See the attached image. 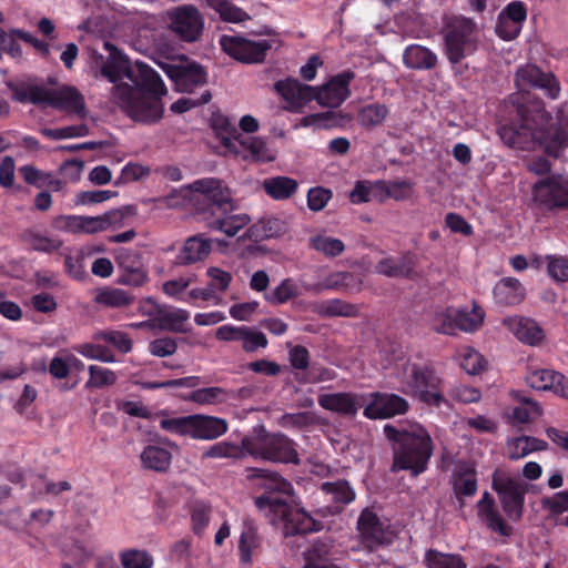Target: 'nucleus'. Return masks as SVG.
<instances>
[{"label":"nucleus","mask_w":568,"mask_h":568,"mask_svg":"<svg viewBox=\"0 0 568 568\" xmlns=\"http://www.w3.org/2000/svg\"><path fill=\"white\" fill-rule=\"evenodd\" d=\"M247 478L254 481L255 487L265 490L263 496L276 497L275 494H280L284 499L293 496L292 484L278 473L262 468H250L247 469Z\"/></svg>","instance_id":"17"},{"label":"nucleus","mask_w":568,"mask_h":568,"mask_svg":"<svg viewBox=\"0 0 568 568\" xmlns=\"http://www.w3.org/2000/svg\"><path fill=\"white\" fill-rule=\"evenodd\" d=\"M457 315L455 307L438 311L433 316L432 326L438 333L454 335L457 331Z\"/></svg>","instance_id":"45"},{"label":"nucleus","mask_w":568,"mask_h":568,"mask_svg":"<svg viewBox=\"0 0 568 568\" xmlns=\"http://www.w3.org/2000/svg\"><path fill=\"white\" fill-rule=\"evenodd\" d=\"M75 351L85 358L100 361L103 363H113L115 362L114 356L103 346L84 343L75 347Z\"/></svg>","instance_id":"56"},{"label":"nucleus","mask_w":568,"mask_h":568,"mask_svg":"<svg viewBox=\"0 0 568 568\" xmlns=\"http://www.w3.org/2000/svg\"><path fill=\"white\" fill-rule=\"evenodd\" d=\"M415 268V260L410 254L385 256L375 265V272L387 277H410Z\"/></svg>","instance_id":"26"},{"label":"nucleus","mask_w":568,"mask_h":568,"mask_svg":"<svg viewBox=\"0 0 568 568\" xmlns=\"http://www.w3.org/2000/svg\"><path fill=\"white\" fill-rule=\"evenodd\" d=\"M166 20L169 29L185 42L197 41L204 28L202 14L191 4H183L169 10Z\"/></svg>","instance_id":"10"},{"label":"nucleus","mask_w":568,"mask_h":568,"mask_svg":"<svg viewBox=\"0 0 568 568\" xmlns=\"http://www.w3.org/2000/svg\"><path fill=\"white\" fill-rule=\"evenodd\" d=\"M205 3L224 22L243 23L251 19V16L245 10L230 0H205Z\"/></svg>","instance_id":"34"},{"label":"nucleus","mask_w":568,"mask_h":568,"mask_svg":"<svg viewBox=\"0 0 568 568\" xmlns=\"http://www.w3.org/2000/svg\"><path fill=\"white\" fill-rule=\"evenodd\" d=\"M493 294L497 304L513 306L525 300L526 290L519 280L504 277L495 284Z\"/></svg>","instance_id":"27"},{"label":"nucleus","mask_w":568,"mask_h":568,"mask_svg":"<svg viewBox=\"0 0 568 568\" xmlns=\"http://www.w3.org/2000/svg\"><path fill=\"white\" fill-rule=\"evenodd\" d=\"M286 230L287 225L284 220L276 216H267L251 225L246 234L251 239L262 240L278 236L285 233Z\"/></svg>","instance_id":"33"},{"label":"nucleus","mask_w":568,"mask_h":568,"mask_svg":"<svg viewBox=\"0 0 568 568\" xmlns=\"http://www.w3.org/2000/svg\"><path fill=\"white\" fill-rule=\"evenodd\" d=\"M517 92L511 102L517 105L519 122L499 129L501 140L511 148L521 150L542 149L558 156L568 146V115L558 114L554 120L540 101H527L530 89H540L550 99L559 95V83L552 73L542 72L534 64L519 68L515 79Z\"/></svg>","instance_id":"1"},{"label":"nucleus","mask_w":568,"mask_h":568,"mask_svg":"<svg viewBox=\"0 0 568 568\" xmlns=\"http://www.w3.org/2000/svg\"><path fill=\"white\" fill-rule=\"evenodd\" d=\"M532 200L546 207H568V178L551 175L532 186Z\"/></svg>","instance_id":"12"},{"label":"nucleus","mask_w":568,"mask_h":568,"mask_svg":"<svg viewBox=\"0 0 568 568\" xmlns=\"http://www.w3.org/2000/svg\"><path fill=\"white\" fill-rule=\"evenodd\" d=\"M312 311L321 316H355L357 307L353 304L338 298L316 302L312 305Z\"/></svg>","instance_id":"40"},{"label":"nucleus","mask_w":568,"mask_h":568,"mask_svg":"<svg viewBox=\"0 0 568 568\" xmlns=\"http://www.w3.org/2000/svg\"><path fill=\"white\" fill-rule=\"evenodd\" d=\"M186 399L199 405H216L224 403L227 399V392L217 386L199 388L191 392L186 396Z\"/></svg>","instance_id":"44"},{"label":"nucleus","mask_w":568,"mask_h":568,"mask_svg":"<svg viewBox=\"0 0 568 568\" xmlns=\"http://www.w3.org/2000/svg\"><path fill=\"white\" fill-rule=\"evenodd\" d=\"M212 241L203 235L189 237L178 254V263L181 265H191L205 260L212 251Z\"/></svg>","instance_id":"28"},{"label":"nucleus","mask_w":568,"mask_h":568,"mask_svg":"<svg viewBox=\"0 0 568 568\" xmlns=\"http://www.w3.org/2000/svg\"><path fill=\"white\" fill-rule=\"evenodd\" d=\"M220 45L226 54L244 63L262 62L272 47L268 40L255 41L237 34L222 36Z\"/></svg>","instance_id":"11"},{"label":"nucleus","mask_w":568,"mask_h":568,"mask_svg":"<svg viewBox=\"0 0 568 568\" xmlns=\"http://www.w3.org/2000/svg\"><path fill=\"white\" fill-rule=\"evenodd\" d=\"M352 78L353 74L343 73L321 88L314 87V100L324 108H337L349 95L348 84Z\"/></svg>","instance_id":"16"},{"label":"nucleus","mask_w":568,"mask_h":568,"mask_svg":"<svg viewBox=\"0 0 568 568\" xmlns=\"http://www.w3.org/2000/svg\"><path fill=\"white\" fill-rule=\"evenodd\" d=\"M274 88L287 103L286 109L292 112H300L315 97L314 87L294 79L277 81Z\"/></svg>","instance_id":"18"},{"label":"nucleus","mask_w":568,"mask_h":568,"mask_svg":"<svg viewBox=\"0 0 568 568\" xmlns=\"http://www.w3.org/2000/svg\"><path fill=\"white\" fill-rule=\"evenodd\" d=\"M426 558L428 568H466L465 562L457 555L429 551Z\"/></svg>","instance_id":"54"},{"label":"nucleus","mask_w":568,"mask_h":568,"mask_svg":"<svg viewBox=\"0 0 568 568\" xmlns=\"http://www.w3.org/2000/svg\"><path fill=\"white\" fill-rule=\"evenodd\" d=\"M255 506L264 511L271 524L283 525L285 535L307 534L322 529V523L314 519L303 508H293L287 499L272 496L255 498Z\"/></svg>","instance_id":"7"},{"label":"nucleus","mask_w":568,"mask_h":568,"mask_svg":"<svg viewBox=\"0 0 568 568\" xmlns=\"http://www.w3.org/2000/svg\"><path fill=\"white\" fill-rule=\"evenodd\" d=\"M134 297L129 292L118 287H103L97 291L94 302L104 307L124 308L131 305Z\"/></svg>","instance_id":"39"},{"label":"nucleus","mask_w":568,"mask_h":568,"mask_svg":"<svg viewBox=\"0 0 568 568\" xmlns=\"http://www.w3.org/2000/svg\"><path fill=\"white\" fill-rule=\"evenodd\" d=\"M168 75L174 80L176 89L182 92H191L195 87L206 83V74L204 70L196 64H191L186 69L166 70Z\"/></svg>","instance_id":"30"},{"label":"nucleus","mask_w":568,"mask_h":568,"mask_svg":"<svg viewBox=\"0 0 568 568\" xmlns=\"http://www.w3.org/2000/svg\"><path fill=\"white\" fill-rule=\"evenodd\" d=\"M371 402L364 407V416L369 419L389 418L408 410L406 399L396 394L372 393Z\"/></svg>","instance_id":"14"},{"label":"nucleus","mask_w":568,"mask_h":568,"mask_svg":"<svg viewBox=\"0 0 568 568\" xmlns=\"http://www.w3.org/2000/svg\"><path fill=\"white\" fill-rule=\"evenodd\" d=\"M190 187L192 191L203 194L213 203V219L209 222L212 230L232 237L250 224L251 217L246 213H232L235 205L231 191L221 181L202 179L193 182Z\"/></svg>","instance_id":"4"},{"label":"nucleus","mask_w":568,"mask_h":568,"mask_svg":"<svg viewBox=\"0 0 568 568\" xmlns=\"http://www.w3.org/2000/svg\"><path fill=\"white\" fill-rule=\"evenodd\" d=\"M213 129L225 150L234 156L256 162H270L275 159L274 151L267 146L265 140L239 133L225 116L215 118Z\"/></svg>","instance_id":"6"},{"label":"nucleus","mask_w":568,"mask_h":568,"mask_svg":"<svg viewBox=\"0 0 568 568\" xmlns=\"http://www.w3.org/2000/svg\"><path fill=\"white\" fill-rule=\"evenodd\" d=\"M387 438L397 442L393 470H410L418 475L426 470L433 454V442L429 433L417 423H408L396 428L392 425L384 427Z\"/></svg>","instance_id":"3"},{"label":"nucleus","mask_w":568,"mask_h":568,"mask_svg":"<svg viewBox=\"0 0 568 568\" xmlns=\"http://www.w3.org/2000/svg\"><path fill=\"white\" fill-rule=\"evenodd\" d=\"M104 48L109 55L101 58L100 72L114 83L113 101L135 122H159L164 112L162 98L168 93L160 75L143 62L130 64L112 43L104 42Z\"/></svg>","instance_id":"2"},{"label":"nucleus","mask_w":568,"mask_h":568,"mask_svg":"<svg viewBox=\"0 0 568 568\" xmlns=\"http://www.w3.org/2000/svg\"><path fill=\"white\" fill-rule=\"evenodd\" d=\"M479 30L474 21L455 17L447 24L445 33L446 54L449 62L456 64L477 51Z\"/></svg>","instance_id":"9"},{"label":"nucleus","mask_w":568,"mask_h":568,"mask_svg":"<svg viewBox=\"0 0 568 568\" xmlns=\"http://www.w3.org/2000/svg\"><path fill=\"white\" fill-rule=\"evenodd\" d=\"M192 415L183 417H171L162 418L160 426L163 430H166L174 435L190 436L191 433Z\"/></svg>","instance_id":"57"},{"label":"nucleus","mask_w":568,"mask_h":568,"mask_svg":"<svg viewBox=\"0 0 568 568\" xmlns=\"http://www.w3.org/2000/svg\"><path fill=\"white\" fill-rule=\"evenodd\" d=\"M88 371L89 379L85 383L87 388H102L112 386L116 383V374L106 367L90 365Z\"/></svg>","instance_id":"46"},{"label":"nucleus","mask_w":568,"mask_h":568,"mask_svg":"<svg viewBox=\"0 0 568 568\" xmlns=\"http://www.w3.org/2000/svg\"><path fill=\"white\" fill-rule=\"evenodd\" d=\"M172 449H176V445L171 442L145 446L140 454L142 467L159 473L166 471L172 462Z\"/></svg>","instance_id":"21"},{"label":"nucleus","mask_w":568,"mask_h":568,"mask_svg":"<svg viewBox=\"0 0 568 568\" xmlns=\"http://www.w3.org/2000/svg\"><path fill=\"white\" fill-rule=\"evenodd\" d=\"M357 530L361 538L371 547L390 542L394 536L387 520L381 519L371 509L362 511L357 520Z\"/></svg>","instance_id":"15"},{"label":"nucleus","mask_w":568,"mask_h":568,"mask_svg":"<svg viewBox=\"0 0 568 568\" xmlns=\"http://www.w3.org/2000/svg\"><path fill=\"white\" fill-rule=\"evenodd\" d=\"M48 371L53 378L64 379L70 374L68 351H59L51 359Z\"/></svg>","instance_id":"60"},{"label":"nucleus","mask_w":568,"mask_h":568,"mask_svg":"<svg viewBox=\"0 0 568 568\" xmlns=\"http://www.w3.org/2000/svg\"><path fill=\"white\" fill-rule=\"evenodd\" d=\"M211 508L204 503H195L192 506L191 519L195 534H201L210 523Z\"/></svg>","instance_id":"63"},{"label":"nucleus","mask_w":568,"mask_h":568,"mask_svg":"<svg viewBox=\"0 0 568 568\" xmlns=\"http://www.w3.org/2000/svg\"><path fill=\"white\" fill-rule=\"evenodd\" d=\"M548 274L556 282H568V260L562 256H548Z\"/></svg>","instance_id":"64"},{"label":"nucleus","mask_w":568,"mask_h":568,"mask_svg":"<svg viewBox=\"0 0 568 568\" xmlns=\"http://www.w3.org/2000/svg\"><path fill=\"white\" fill-rule=\"evenodd\" d=\"M88 133L89 128L85 124L42 130V134L52 140L81 138L88 135Z\"/></svg>","instance_id":"55"},{"label":"nucleus","mask_w":568,"mask_h":568,"mask_svg":"<svg viewBox=\"0 0 568 568\" xmlns=\"http://www.w3.org/2000/svg\"><path fill=\"white\" fill-rule=\"evenodd\" d=\"M241 342L242 348L248 353L267 346L266 336L262 332L253 331L247 326L244 327Z\"/></svg>","instance_id":"62"},{"label":"nucleus","mask_w":568,"mask_h":568,"mask_svg":"<svg viewBox=\"0 0 568 568\" xmlns=\"http://www.w3.org/2000/svg\"><path fill=\"white\" fill-rule=\"evenodd\" d=\"M511 395L520 404L519 406L511 408L507 414L511 423L526 424L540 415V408L537 403L527 397L520 396L517 392H513Z\"/></svg>","instance_id":"41"},{"label":"nucleus","mask_w":568,"mask_h":568,"mask_svg":"<svg viewBox=\"0 0 568 568\" xmlns=\"http://www.w3.org/2000/svg\"><path fill=\"white\" fill-rule=\"evenodd\" d=\"M264 192L273 200L284 201L292 197L297 189L298 183L296 180L288 176H271L262 182Z\"/></svg>","instance_id":"31"},{"label":"nucleus","mask_w":568,"mask_h":568,"mask_svg":"<svg viewBox=\"0 0 568 568\" xmlns=\"http://www.w3.org/2000/svg\"><path fill=\"white\" fill-rule=\"evenodd\" d=\"M262 546V538L258 534L256 523L251 518L243 520L241 535L237 542L240 560L244 565H250L253 558L258 554Z\"/></svg>","instance_id":"24"},{"label":"nucleus","mask_w":568,"mask_h":568,"mask_svg":"<svg viewBox=\"0 0 568 568\" xmlns=\"http://www.w3.org/2000/svg\"><path fill=\"white\" fill-rule=\"evenodd\" d=\"M493 487L498 493L505 513L510 519H519L524 506L525 489L523 485L510 477L495 474Z\"/></svg>","instance_id":"13"},{"label":"nucleus","mask_w":568,"mask_h":568,"mask_svg":"<svg viewBox=\"0 0 568 568\" xmlns=\"http://www.w3.org/2000/svg\"><path fill=\"white\" fill-rule=\"evenodd\" d=\"M310 247L325 255L326 257H335L341 255L344 250V243L336 237L326 234H315L308 240Z\"/></svg>","instance_id":"43"},{"label":"nucleus","mask_w":568,"mask_h":568,"mask_svg":"<svg viewBox=\"0 0 568 568\" xmlns=\"http://www.w3.org/2000/svg\"><path fill=\"white\" fill-rule=\"evenodd\" d=\"M398 390L417 397L425 404L438 406L443 400L442 379L435 369L422 362L408 361L396 373Z\"/></svg>","instance_id":"5"},{"label":"nucleus","mask_w":568,"mask_h":568,"mask_svg":"<svg viewBox=\"0 0 568 568\" xmlns=\"http://www.w3.org/2000/svg\"><path fill=\"white\" fill-rule=\"evenodd\" d=\"M130 213V210H114L99 216H85L84 234H95L110 227L118 229L122 226L123 219Z\"/></svg>","instance_id":"32"},{"label":"nucleus","mask_w":568,"mask_h":568,"mask_svg":"<svg viewBox=\"0 0 568 568\" xmlns=\"http://www.w3.org/2000/svg\"><path fill=\"white\" fill-rule=\"evenodd\" d=\"M404 63L410 69H432L437 62V57L429 49L419 44H412L404 52Z\"/></svg>","instance_id":"36"},{"label":"nucleus","mask_w":568,"mask_h":568,"mask_svg":"<svg viewBox=\"0 0 568 568\" xmlns=\"http://www.w3.org/2000/svg\"><path fill=\"white\" fill-rule=\"evenodd\" d=\"M190 313L183 308L163 305L154 329L175 333L187 332Z\"/></svg>","instance_id":"29"},{"label":"nucleus","mask_w":568,"mask_h":568,"mask_svg":"<svg viewBox=\"0 0 568 568\" xmlns=\"http://www.w3.org/2000/svg\"><path fill=\"white\" fill-rule=\"evenodd\" d=\"M322 490L329 496L334 501L346 505L355 499V491L347 481L338 480L334 483H324Z\"/></svg>","instance_id":"47"},{"label":"nucleus","mask_w":568,"mask_h":568,"mask_svg":"<svg viewBox=\"0 0 568 568\" xmlns=\"http://www.w3.org/2000/svg\"><path fill=\"white\" fill-rule=\"evenodd\" d=\"M503 323L520 342L528 345H537L544 338L541 328L531 318L515 315L504 318Z\"/></svg>","instance_id":"25"},{"label":"nucleus","mask_w":568,"mask_h":568,"mask_svg":"<svg viewBox=\"0 0 568 568\" xmlns=\"http://www.w3.org/2000/svg\"><path fill=\"white\" fill-rule=\"evenodd\" d=\"M389 115V109L386 104L375 102L362 106L357 113L358 124L366 129L373 130L382 125Z\"/></svg>","instance_id":"35"},{"label":"nucleus","mask_w":568,"mask_h":568,"mask_svg":"<svg viewBox=\"0 0 568 568\" xmlns=\"http://www.w3.org/2000/svg\"><path fill=\"white\" fill-rule=\"evenodd\" d=\"M477 509L479 517L487 523V525L495 531L501 535H508L509 528L500 518V516L494 510V503L485 504L484 501L477 503Z\"/></svg>","instance_id":"51"},{"label":"nucleus","mask_w":568,"mask_h":568,"mask_svg":"<svg viewBox=\"0 0 568 568\" xmlns=\"http://www.w3.org/2000/svg\"><path fill=\"white\" fill-rule=\"evenodd\" d=\"M229 429L226 419L195 414L192 415L190 437L200 440H213L223 436Z\"/></svg>","instance_id":"22"},{"label":"nucleus","mask_w":568,"mask_h":568,"mask_svg":"<svg viewBox=\"0 0 568 568\" xmlns=\"http://www.w3.org/2000/svg\"><path fill=\"white\" fill-rule=\"evenodd\" d=\"M44 103L71 113H81L84 110L83 97L74 87L45 89Z\"/></svg>","instance_id":"23"},{"label":"nucleus","mask_w":568,"mask_h":568,"mask_svg":"<svg viewBox=\"0 0 568 568\" xmlns=\"http://www.w3.org/2000/svg\"><path fill=\"white\" fill-rule=\"evenodd\" d=\"M206 275L210 278L207 286L212 288L214 294L225 292L233 278L230 272L215 266L209 267L206 270Z\"/></svg>","instance_id":"53"},{"label":"nucleus","mask_w":568,"mask_h":568,"mask_svg":"<svg viewBox=\"0 0 568 568\" xmlns=\"http://www.w3.org/2000/svg\"><path fill=\"white\" fill-rule=\"evenodd\" d=\"M462 368L470 374L476 375L485 367L484 357L474 348L464 346L458 352Z\"/></svg>","instance_id":"50"},{"label":"nucleus","mask_w":568,"mask_h":568,"mask_svg":"<svg viewBox=\"0 0 568 568\" xmlns=\"http://www.w3.org/2000/svg\"><path fill=\"white\" fill-rule=\"evenodd\" d=\"M366 400L365 395L356 393H326L318 396L322 408L344 416H355Z\"/></svg>","instance_id":"19"},{"label":"nucleus","mask_w":568,"mask_h":568,"mask_svg":"<svg viewBox=\"0 0 568 568\" xmlns=\"http://www.w3.org/2000/svg\"><path fill=\"white\" fill-rule=\"evenodd\" d=\"M332 199V191L322 186L312 187L307 192V206L313 212L322 211Z\"/></svg>","instance_id":"61"},{"label":"nucleus","mask_w":568,"mask_h":568,"mask_svg":"<svg viewBox=\"0 0 568 568\" xmlns=\"http://www.w3.org/2000/svg\"><path fill=\"white\" fill-rule=\"evenodd\" d=\"M304 284L305 283H298L292 277H286L276 287L265 294V300L275 305L285 304L302 294Z\"/></svg>","instance_id":"38"},{"label":"nucleus","mask_w":568,"mask_h":568,"mask_svg":"<svg viewBox=\"0 0 568 568\" xmlns=\"http://www.w3.org/2000/svg\"><path fill=\"white\" fill-rule=\"evenodd\" d=\"M124 568H151L153 558L144 550H126L120 555Z\"/></svg>","instance_id":"52"},{"label":"nucleus","mask_w":568,"mask_h":568,"mask_svg":"<svg viewBox=\"0 0 568 568\" xmlns=\"http://www.w3.org/2000/svg\"><path fill=\"white\" fill-rule=\"evenodd\" d=\"M526 382L537 390H552L568 398V379L558 372L546 368L534 369L526 376Z\"/></svg>","instance_id":"20"},{"label":"nucleus","mask_w":568,"mask_h":568,"mask_svg":"<svg viewBox=\"0 0 568 568\" xmlns=\"http://www.w3.org/2000/svg\"><path fill=\"white\" fill-rule=\"evenodd\" d=\"M547 447L548 444L545 440L531 436L513 438L507 443L510 459H520L534 452L545 450Z\"/></svg>","instance_id":"37"},{"label":"nucleus","mask_w":568,"mask_h":568,"mask_svg":"<svg viewBox=\"0 0 568 568\" xmlns=\"http://www.w3.org/2000/svg\"><path fill=\"white\" fill-rule=\"evenodd\" d=\"M457 331L473 333L478 331L485 320V311L477 304H473L471 308H457Z\"/></svg>","instance_id":"42"},{"label":"nucleus","mask_w":568,"mask_h":568,"mask_svg":"<svg viewBox=\"0 0 568 568\" xmlns=\"http://www.w3.org/2000/svg\"><path fill=\"white\" fill-rule=\"evenodd\" d=\"M242 448L256 459L272 463L300 464V456L292 439L283 434L258 433L243 438Z\"/></svg>","instance_id":"8"},{"label":"nucleus","mask_w":568,"mask_h":568,"mask_svg":"<svg viewBox=\"0 0 568 568\" xmlns=\"http://www.w3.org/2000/svg\"><path fill=\"white\" fill-rule=\"evenodd\" d=\"M349 277L348 273L334 272L326 275L322 281L317 283H305L303 285L304 291L312 294H320L326 290H336L345 285L346 280Z\"/></svg>","instance_id":"48"},{"label":"nucleus","mask_w":568,"mask_h":568,"mask_svg":"<svg viewBox=\"0 0 568 568\" xmlns=\"http://www.w3.org/2000/svg\"><path fill=\"white\" fill-rule=\"evenodd\" d=\"M95 338L103 339L110 344H112L114 347H116L119 351L123 353H129L132 348V341L129 337L128 334L119 331H105V332H99L95 334Z\"/></svg>","instance_id":"59"},{"label":"nucleus","mask_w":568,"mask_h":568,"mask_svg":"<svg viewBox=\"0 0 568 568\" xmlns=\"http://www.w3.org/2000/svg\"><path fill=\"white\" fill-rule=\"evenodd\" d=\"M126 255V251H121L118 255L119 265L126 271L123 283L131 286H142L148 280V274L143 267L129 264Z\"/></svg>","instance_id":"49"},{"label":"nucleus","mask_w":568,"mask_h":568,"mask_svg":"<svg viewBox=\"0 0 568 568\" xmlns=\"http://www.w3.org/2000/svg\"><path fill=\"white\" fill-rule=\"evenodd\" d=\"M26 241L34 251L44 253L54 252L61 246L59 240L36 232L28 233Z\"/></svg>","instance_id":"58"}]
</instances>
